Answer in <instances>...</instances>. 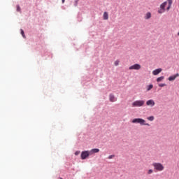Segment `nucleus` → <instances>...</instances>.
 Returning a JSON list of instances; mask_svg holds the SVG:
<instances>
[{
	"label": "nucleus",
	"instance_id": "39448f33",
	"mask_svg": "<svg viewBox=\"0 0 179 179\" xmlns=\"http://www.w3.org/2000/svg\"><path fill=\"white\" fill-rule=\"evenodd\" d=\"M142 68V66L139 64H135L130 67H129V71H139Z\"/></svg>",
	"mask_w": 179,
	"mask_h": 179
},
{
	"label": "nucleus",
	"instance_id": "423d86ee",
	"mask_svg": "<svg viewBox=\"0 0 179 179\" xmlns=\"http://www.w3.org/2000/svg\"><path fill=\"white\" fill-rule=\"evenodd\" d=\"M90 156V151H83L81 152V159L82 160H85L87 157H89Z\"/></svg>",
	"mask_w": 179,
	"mask_h": 179
},
{
	"label": "nucleus",
	"instance_id": "0eeeda50",
	"mask_svg": "<svg viewBox=\"0 0 179 179\" xmlns=\"http://www.w3.org/2000/svg\"><path fill=\"white\" fill-rule=\"evenodd\" d=\"M155 104V103L153 99H150L146 101V106H148L150 107H154Z\"/></svg>",
	"mask_w": 179,
	"mask_h": 179
},
{
	"label": "nucleus",
	"instance_id": "20e7f679",
	"mask_svg": "<svg viewBox=\"0 0 179 179\" xmlns=\"http://www.w3.org/2000/svg\"><path fill=\"white\" fill-rule=\"evenodd\" d=\"M132 107H143L145 106V101L136 100L131 103Z\"/></svg>",
	"mask_w": 179,
	"mask_h": 179
},
{
	"label": "nucleus",
	"instance_id": "6e6552de",
	"mask_svg": "<svg viewBox=\"0 0 179 179\" xmlns=\"http://www.w3.org/2000/svg\"><path fill=\"white\" fill-rule=\"evenodd\" d=\"M179 77V74L177 73L176 75H173V76H170L168 80L170 81V82H172L173 80H176V78H178Z\"/></svg>",
	"mask_w": 179,
	"mask_h": 179
},
{
	"label": "nucleus",
	"instance_id": "5701e85b",
	"mask_svg": "<svg viewBox=\"0 0 179 179\" xmlns=\"http://www.w3.org/2000/svg\"><path fill=\"white\" fill-rule=\"evenodd\" d=\"M17 12H20V6H17Z\"/></svg>",
	"mask_w": 179,
	"mask_h": 179
},
{
	"label": "nucleus",
	"instance_id": "dca6fc26",
	"mask_svg": "<svg viewBox=\"0 0 179 179\" xmlns=\"http://www.w3.org/2000/svg\"><path fill=\"white\" fill-rule=\"evenodd\" d=\"M147 174L148 176H150V174H153V169H149L148 171H147Z\"/></svg>",
	"mask_w": 179,
	"mask_h": 179
},
{
	"label": "nucleus",
	"instance_id": "f8f14e48",
	"mask_svg": "<svg viewBox=\"0 0 179 179\" xmlns=\"http://www.w3.org/2000/svg\"><path fill=\"white\" fill-rule=\"evenodd\" d=\"M150 17H152V13H150V12L147 13L145 15V19L148 20V19H150Z\"/></svg>",
	"mask_w": 179,
	"mask_h": 179
},
{
	"label": "nucleus",
	"instance_id": "7ed1b4c3",
	"mask_svg": "<svg viewBox=\"0 0 179 179\" xmlns=\"http://www.w3.org/2000/svg\"><path fill=\"white\" fill-rule=\"evenodd\" d=\"M155 170L157 171H163L164 170V166L160 163L155 162L152 164Z\"/></svg>",
	"mask_w": 179,
	"mask_h": 179
},
{
	"label": "nucleus",
	"instance_id": "6ab92c4d",
	"mask_svg": "<svg viewBox=\"0 0 179 179\" xmlns=\"http://www.w3.org/2000/svg\"><path fill=\"white\" fill-rule=\"evenodd\" d=\"M118 65H120V61H119V60H116V61L115 62V66H118Z\"/></svg>",
	"mask_w": 179,
	"mask_h": 179
},
{
	"label": "nucleus",
	"instance_id": "aec40b11",
	"mask_svg": "<svg viewBox=\"0 0 179 179\" xmlns=\"http://www.w3.org/2000/svg\"><path fill=\"white\" fill-rule=\"evenodd\" d=\"M159 87H164V86H166V84L164 83H160L159 84Z\"/></svg>",
	"mask_w": 179,
	"mask_h": 179
},
{
	"label": "nucleus",
	"instance_id": "1a4fd4ad",
	"mask_svg": "<svg viewBox=\"0 0 179 179\" xmlns=\"http://www.w3.org/2000/svg\"><path fill=\"white\" fill-rule=\"evenodd\" d=\"M163 70L162 69H157L152 71L154 76L159 75Z\"/></svg>",
	"mask_w": 179,
	"mask_h": 179
},
{
	"label": "nucleus",
	"instance_id": "a878e982",
	"mask_svg": "<svg viewBox=\"0 0 179 179\" xmlns=\"http://www.w3.org/2000/svg\"><path fill=\"white\" fill-rule=\"evenodd\" d=\"M178 36H179V32L178 33Z\"/></svg>",
	"mask_w": 179,
	"mask_h": 179
},
{
	"label": "nucleus",
	"instance_id": "9b49d317",
	"mask_svg": "<svg viewBox=\"0 0 179 179\" xmlns=\"http://www.w3.org/2000/svg\"><path fill=\"white\" fill-rule=\"evenodd\" d=\"M109 100L110 101H111L112 103H114V101H117V99H115V96H114V95L110 94L109 96Z\"/></svg>",
	"mask_w": 179,
	"mask_h": 179
},
{
	"label": "nucleus",
	"instance_id": "4468645a",
	"mask_svg": "<svg viewBox=\"0 0 179 179\" xmlns=\"http://www.w3.org/2000/svg\"><path fill=\"white\" fill-rule=\"evenodd\" d=\"M153 89V85H150L147 87V92H149L150 90H152Z\"/></svg>",
	"mask_w": 179,
	"mask_h": 179
},
{
	"label": "nucleus",
	"instance_id": "9d476101",
	"mask_svg": "<svg viewBox=\"0 0 179 179\" xmlns=\"http://www.w3.org/2000/svg\"><path fill=\"white\" fill-rule=\"evenodd\" d=\"M100 150L99 148H94L90 151V155H93V153H99Z\"/></svg>",
	"mask_w": 179,
	"mask_h": 179
},
{
	"label": "nucleus",
	"instance_id": "f3484780",
	"mask_svg": "<svg viewBox=\"0 0 179 179\" xmlns=\"http://www.w3.org/2000/svg\"><path fill=\"white\" fill-rule=\"evenodd\" d=\"M147 120H148V121H153V120H155V117L150 116V117H147Z\"/></svg>",
	"mask_w": 179,
	"mask_h": 179
},
{
	"label": "nucleus",
	"instance_id": "f03ea898",
	"mask_svg": "<svg viewBox=\"0 0 179 179\" xmlns=\"http://www.w3.org/2000/svg\"><path fill=\"white\" fill-rule=\"evenodd\" d=\"M133 124H140V125H147L148 127H150L149 123H145L146 121L142 118H135L131 122Z\"/></svg>",
	"mask_w": 179,
	"mask_h": 179
},
{
	"label": "nucleus",
	"instance_id": "4be33fe9",
	"mask_svg": "<svg viewBox=\"0 0 179 179\" xmlns=\"http://www.w3.org/2000/svg\"><path fill=\"white\" fill-rule=\"evenodd\" d=\"M80 151H76V152H75L76 156H78V155H80Z\"/></svg>",
	"mask_w": 179,
	"mask_h": 179
},
{
	"label": "nucleus",
	"instance_id": "f257e3e1",
	"mask_svg": "<svg viewBox=\"0 0 179 179\" xmlns=\"http://www.w3.org/2000/svg\"><path fill=\"white\" fill-rule=\"evenodd\" d=\"M171 5H173V0H167L166 1H164L160 5L158 13H164V12H166V10H170V9H171Z\"/></svg>",
	"mask_w": 179,
	"mask_h": 179
},
{
	"label": "nucleus",
	"instance_id": "412c9836",
	"mask_svg": "<svg viewBox=\"0 0 179 179\" xmlns=\"http://www.w3.org/2000/svg\"><path fill=\"white\" fill-rule=\"evenodd\" d=\"M78 2H79V0L75 1L74 6H78Z\"/></svg>",
	"mask_w": 179,
	"mask_h": 179
},
{
	"label": "nucleus",
	"instance_id": "393cba45",
	"mask_svg": "<svg viewBox=\"0 0 179 179\" xmlns=\"http://www.w3.org/2000/svg\"><path fill=\"white\" fill-rule=\"evenodd\" d=\"M62 3H65V0H62Z\"/></svg>",
	"mask_w": 179,
	"mask_h": 179
},
{
	"label": "nucleus",
	"instance_id": "b1692460",
	"mask_svg": "<svg viewBox=\"0 0 179 179\" xmlns=\"http://www.w3.org/2000/svg\"><path fill=\"white\" fill-rule=\"evenodd\" d=\"M113 157H115V155H110V156L108 157V159H113Z\"/></svg>",
	"mask_w": 179,
	"mask_h": 179
},
{
	"label": "nucleus",
	"instance_id": "a211bd4d",
	"mask_svg": "<svg viewBox=\"0 0 179 179\" xmlns=\"http://www.w3.org/2000/svg\"><path fill=\"white\" fill-rule=\"evenodd\" d=\"M21 34L24 38H26V36L24 35V31H23V29H21Z\"/></svg>",
	"mask_w": 179,
	"mask_h": 179
},
{
	"label": "nucleus",
	"instance_id": "ddd939ff",
	"mask_svg": "<svg viewBox=\"0 0 179 179\" xmlns=\"http://www.w3.org/2000/svg\"><path fill=\"white\" fill-rule=\"evenodd\" d=\"M103 20H108V13L104 12L103 15Z\"/></svg>",
	"mask_w": 179,
	"mask_h": 179
},
{
	"label": "nucleus",
	"instance_id": "bb28decb",
	"mask_svg": "<svg viewBox=\"0 0 179 179\" xmlns=\"http://www.w3.org/2000/svg\"><path fill=\"white\" fill-rule=\"evenodd\" d=\"M60 179H62V178H60Z\"/></svg>",
	"mask_w": 179,
	"mask_h": 179
},
{
	"label": "nucleus",
	"instance_id": "2eb2a0df",
	"mask_svg": "<svg viewBox=\"0 0 179 179\" xmlns=\"http://www.w3.org/2000/svg\"><path fill=\"white\" fill-rule=\"evenodd\" d=\"M164 79V76L159 77V78L157 79V82H162V80H163Z\"/></svg>",
	"mask_w": 179,
	"mask_h": 179
}]
</instances>
